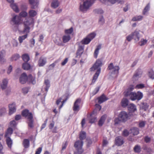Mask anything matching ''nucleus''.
<instances>
[{
	"label": "nucleus",
	"instance_id": "1",
	"mask_svg": "<svg viewBox=\"0 0 154 154\" xmlns=\"http://www.w3.org/2000/svg\"><path fill=\"white\" fill-rule=\"evenodd\" d=\"M86 133L85 131H81L79 136V138L80 140L76 141L74 143V146L76 149V151H74V154H82L84 152V149L82 148L83 142L82 140L86 138Z\"/></svg>",
	"mask_w": 154,
	"mask_h": 154
},
{
	"label": "nucleus",
	"instance_id": "2",
	"mask_svg": "<svg viewBox=\"0 0 154 154\" xmlns=\"http://www.w3.org/2000/svg\"><path fill=\"white\" fill-rule=\"evenodd\" d=\"M129 96L132 100H139L143 98V95L142 93L140 91H138L136 93L132 92L130 93L128 91L125 93V96Z\"/></svg>",
	"mask_w": 154,
	"mask_h": 154
},
{
	"label": "nucleus",
	"instance_id": "3",
	"mask_svg": "<svg viewBox=\"0 0 154 154\" xmlns=\"http://www.w3.org/2000/svg\"><path fill=\"white\" fill-rule=\"evenodd\" d=\"M94 0H86L84 2L83 5H80V10L83 12L87 11L91 6Z\"/></svg>",
	"mask_w": 154,
	"mask_h": 154
},
{
	"label": "nucleus",
	"instance_id": "4",
	"mask_svg": "<svg viewBox=\"0 0 154 154\" xmlns=\"http://www.w3.org/2000/svg\"><path fill=\"white\" fill-rule=\"evenodd\" d=\"M96 34L94 32L91 33L86 36L81 41L82 44L87 45L95 37Z\"/></svg>",
	"mask_w": 154,
	"mask_h": 154
},
{
	"label": "nucleus",
	"instance_id": "5",
	"mask_svg": "<svg viewBox=\"0 0 154 154\" xmlns=\"http://www.w3.org/2000/svg\"><path fill=\"white\" fill-rule=\"evenodd\" d=\"M118 117L122 122H125L130 119V115L124 111H121L119 114Z\"/></svg>",
	"mask_w": 154,
	"mask_h": 154
},
{
	"label": "nucleus",
	"instance_id": "6",
	"mask_svg": "<svg viewBox=\"0 0 154 154\" xmlns=\"http://www.w3.org/2000/svg\"><path fill=\"white\" fill-rule=\"evenodd\" d=\"M22 116L24 117L28 120L33 119V116L32 113L29 112V110L27 109L23 110L21 112Z\"/></svg>",
	"mask_w": 154,
	"mask_h": 154
},
{
	"label": "nucleus",
	"instance_id": "7",
	"mask_svg": "<svg viewBox=\"0 0 154 154\" xmlns=\"http://www.w3.org/2000/svg\"><path fill=\"white\" fill-rule=\"evenodd\" d=\"M103 65L102 60L101 59H98L97 60L93 66L90 68L91 71H93L97 69L100 68Z\"/></svg>",
	"mask_w": 154,
	"mask_h": 154
},
{
	"label": "nucleus",
	"instance_id": "8",
	"mask_svg": "<svg viewBox=\"0 0 154 154\" xmlns=\"http://www.w3.org/2000/svg\"><path fill=\"white\" fill-rule=\"evenodd\" d=\"M107 69L108 70H111L113 69V72L114 73L118 74L119 73V67L118 66H114L113 63H111L108 66Z\"/></svg>",
	"mask_w": 154,
	"mask_h": 154
},
{
	"label": "nucleus",
	"instance_id": "9",
	"mask_svg": "<svg viewBox=\"0 0 154 154\" xmlns=\"http://www.w3.org/2000/svg\"><path fill=\"white\" fill-rule=\"evenodd\" d=\"M81 102V99L78 98L76 100L74 103L73 107V110L75 112H78L80 110L79 104Z\"/></svg>",
	"mask_w": 154,
	"mask_h": 154
},
{
	"label": "nucleus",
	"instance_id": "10",
	"mask_svg": "<svg viewBox=\"0 0 154 154\" xmlns=\"http://www.w3.org/2000/svg\"><path fill=\"white\" fill-rule=\"evenodd\" d=\"M28 79V76L26 73H23L21 75L19 79V81L21 84H24L26 82Z\"/></svg>",
	"mask_w": 154,
	"mask_h": 154
},
{
	"label": "nucleus",
	"instance_id": "11",
	"mask_svg": "<svg viewBox=\"0 0 154 154\" xmlns=\"http://www.w3.org/2000/svg\"><path fill=\"white\" fill-rule=\"evenodd\" d=\"M21 20V18L20 17L15 15L12 18L11 21L14 23V24L18 25L20 23Z\"/></svg>",
	"mask_w": 154,
	"mask_h": 154
},
{
	"label": "nucleus",
	"instance_id": "12",
	"mask_svg": "<svg viewBox=\"0 0 154 154\" xmlns=\"http://www.w3.org/2000/svg\"><path fill=\"white\" fill-rule=\"evenodd\" d=\"M89 122L91 123H94L96 121V114L94 112H92L88 116Z\"/></svg>",
	"mask_w": 154,
	"mask_h": 154
},
{
	"label": "nucleus",
	"instance_id": "13",
	"mask_svg": "<svg viewBox=\"0 0 154 154\" xmlns=\"http://www.w3.org/2000/svg\"><path fill=\"white\" fill-rule=\"evenodd\" d=\"M123 139L122 137H118L115 139V144L116 145L120 146L124 143Z\"/></svg>",
	"mask_w": 154,
	"mask_h": 154
},
{
	"label": "nucleus",
	"instance_id": "14",
	"mask_svg": "<svg viewBox=\"0 0 154 154\" xmlns=\"http://www.w3.org/2000/svg\"><path fill=\"white\" fill-rule=\"evenodd\" d=\"M101 71V69H97L94 75L91 84H94L97 79Z\"/></svg>",
	"mask_w": 154,
	"mask_h": 154
},
{
	"label": "nucleus",
	"instance_id": "15",
	"mask_svg": "<svg viewBox=\"0 0 154 154\" xmlns=\"http://www.w3.org/2000/svg\"><path fill=\"white\" fill-rule=\"evenodd\" d=\"M29 4L31 5V8L32 9H35L37 8L39 4L38 1L36 0H29Z\"/></svg>",
	"mask_w": 154,
	"mask_h": 154
},
{
	"label": "nucleus",
	"instance_id": "16",
	"mask_svg": "<svg viewBox=\"0 0 154 154\" xmlns=\"http://www.w3.org/2000/svg\"><path fill=\"white\" fill-rule=\"evenodd\" d=\"M83 52L84 47L81 45L79 46L76 53V57H80Z\"/></svg>",
	"mask_w": 154,
	"mask_h": 154
},
{
	"label": "nucleus",
	"instance_id": "17",
	"mask_svg": "<svg viewBox=\"0 0 154 154\" xmlns=\"http://www.w3.org/2000/svg\"><path fill=\"white\" fill-rule=\"evenodd\" d=\"M131 33L134 40L136 41H138L140 38L139 32L136 30L134 32Z\"/></svg>",
	"mask_w": 154,
	"mask_h": 154
},
{
	"label": "nucleus",
	"instance_id": "18",
	"mask_svg": "<svg viewBox=\"0 0 154 154\" xmlns=\"http://www.w3.org/2000/svg\"><path fill=\"white\" fill-rule=\"evenodd\" d=\"M46 59L41 57L38 61V65L39 67L43 66L46 63Z\"/></svg>",
	"mask_w": 154,
	"mask_h": 154
},
{
	"label": "nucleus",
	"instance_id": "19",
	"mask_svg": "<svg viewBox=\"0 0 154 154\" xmlns=\"http://www.w3.org/2000/svg\"><path fill=\"white\" fill-rule=\"evenodd\" d=\"M9 114L10 115L12 114L15 112L16 109L15 103H13L9 105Z\"/></svg>",
	"mask_w": 154,
	"mask_h": 154
},
{
	"label": "nucleus",
	"instance_id": "20",
	"mask_svg": "<svg viewBox=\"0 0 154 154\" xmlns=\"http://www.w3.org/2000/svg\"><path fill=\"white\" fill-rule=\"evenodd\" d=\"M97 99L98 100V103L99 104H101L108 100V98L103 94L98 97L97 98Z\"/></svg>",
	"mask_w": 154,
	"mask_h": 154
},
{
	"label": "nucleus",
	"instance_id": "21",
	"mask_svg": "<svg viewBox=\"0 0 154 154\" xmlns=\"http://www.w3.org/2000/svg\"><path fill=\"white\" fill-rule=\"evenodd\" d=\"M128 109L129 111L131 112H134L136 110V107L134 104H130L128 105Z\"/></svg>",
	"mask_w": 154,
	"mask_h": 154
},
{
	"label": "nucleus",
	"instance_id": "22",
	"mask_svg": "<svg viewBox=\"0 0 154 154\" xmlns=\"http://www.w3.org/2000/svg\"><path fill=\"white\" fill-rule=\"evenodd\" d=\"M106 117V115H104L102 116L98 122V125L100 126H101L104 123Z\"/></svg>",
	"mask_w": 154,
	"mask_h": 154
},
{
	"label": "nucleus",
	"instance_id": "23",
	"mask_svg": "<svg viewBox=\"0 0 154 154\" xmlns=\"http://www.w3.org/2000/svg\"><path fill=\"white\" fill-rule=\"evenodd\" d=\"M141 108L146 111L147 110L149 107V105L147 103L142 102L140 104Z\"/></svg>",
	"mask_w": 154,
	"mask_h": 154
},
{
	"label": "nucleus",
	"instance_id": "24",
	"mask_svg": "<svg viewBox=\"0 0 154 154\" xmlns=\"http://www.w3.org/2000/svg\"><path fill=\"white\" fill-rule=\"evenodd\" d=\"M29 83H31L33 85L35 84V78L33 77L31 74L28 76V80Z\"/></svg>",
	"mask_w": 154,
	"mask_h": 154
},
{
	"label": "nucleus",
	"instance_id": "25",
	"mask_svg": "<svg viewBox=\"0 0 154 154\" xmlns=\"http://www.w3.org/2000/svg\"><path fill=\"white\" fill-rule=\"evenodd\" d=\"M121 105L123 107H125L128 105V100L127 99L123 98L121 102Z\"/></svg>",
	"mask_w": 154,
	"mask_h": 154
},
{
	"label": "nucleus",
	"instance_id": "26",
	"mask_svg": "<svg viewBox=\"0 0 154 154\" xmlns=\"http://www.w3.org/2000/svg\"><path fill=\"white\" fill-rule=\"evenodd\" d=\"M33 19L30 18L28 19H26V20L23 22L24 25L28 26H29L33 23Z\"/></svg>",
	"mask_w": 154,
	"mask_h": 154
},
{
	"label": "nucleus",
	"instance_id": "27",
	"mask_svg": "<svg viewBox=\"0 0 154 154\" xmlns=\"http://www.w3.org/2000/svg\"><path fill=\"white\" fill-rule=\"evenodd\" d=\"M22 68L25 70H28L31 68L30 64L27 62H25L23 64Z\"/></svg>",
	"mask_w": 154,
	"mask_h": 154
},
{
	"label": "nucleus",
	"instance_id": "28",
	"mask_svg": "<svg viewBox=\"0 0 154 154\" xmlns=\"http://www.w3.org/2000/svg\"><path fill=\"white\" fill-rule=\"evenodd\" d=\"M71 39V37L70 35H64L62 37L63 42L66 43L68 42Z\"/></svg>",
	"mask_w": 154,
	"mask_h": 154
},
{
	"label": "nucleus",
	"instance_id": "29",
	"mask_svg": "<svg viewBox=\"0 0 154 154\" xmlns=\"http://www.w3.org/2000/svg\"><path fill=\"white\" fill-rule=\"evenodd\" d=\"M133 135H137L139 133V129L136 127H133L130 129Z\"/></svg>",
	"mask_w": 154,
	"mask_h": 154
},
{
	"label": "nucleus",
	"instance_id": "30",
	"mask_svg": "<svg viewBox=\"0 0 154 154\" xmlns=\"http://www.w3.org/2000/svg\"><path fill=\"white\" fill-rule=\"evenodd\" d=\"M23 145L25 148H27L29 146V140L28 139H24L23 140Z\"/></svg>",
	"mask_w": 154,
	"mask_h": 154
},
{
	"label": "nucleus",
	"instance_id": "31",
	"mask_svg": "<svg viewBox=\"0 0 154 154\" xmlns=\"http://www.w3.org/2000/svg\"><path fill=\"white\" fill-rule=\"evenodd\" d=\"M101 48V45L100 44L98 45L96 49H95L94 52V57L95 58H97V57L98 55L99 52V50Z\"/></svg>",
	"mask_w": 154,
	"mask_h": 154
},
{
	"label": "nucleus",
	"instance_id": "32",
	"mask_svg": "<svg viewBox=\"0 0 154 154\" xmlns=\"http://www.w3.org/2000/svg\"><path fill=\"white\" fill-rule=\"evenodd\" d=\"M22 58L23 60L25 62H27L30 60L29 55L27 54H25L22 56Z\"/></svg>",
	"mask_w": 154,
	"mask_h": 154
},
{
	"label": "nucleus",
	"instance_id": "33",
	"mask_svg": "<svg viewBox=\"0 0 154 154\" xmlns=\"http://www.w3.org/2000/svg\"><path fill=\"white\" fill-rule=\"evenodd\" d=\"M13 132V129L11 128H8L7 131L5 134V137H9L12 134Z\"/></svg>",
	"mask_w": 154,
	"mask_h": 154
},
{
	"label": "nucleus",
	"instance_id": "34",
	"mask_svg": "<svg viewBox=\"0 0 154 154\" xmlns=\"http://www.w3.org/2000/svg\"><path fill=\"white\" fill-rule=\"evenodd\" d=\"M6 137V143L9 147L11 148V146L12 141L9 137Z\"/></svg>",
	"mask_w": 154,
	"mask_h": 154
},
{
	"label": "nucleus",
	"instance_id": "35",
	"mask_svg": "<svg viewBox=\"0 0 154 154\" xmlns=\"http://www.w3.org/2000/svg\"><path fill=\"white\" fill-rule=\"evenodd\" d=\"M143 18V17L142 16H137L133 17L131 20L133 21H139L141 20Z\"/></svg>",
	"mask_w": 154,
	"mask_h": 154
},
{
	"label": "nucleus",
	"instance_id": "36",
	"mask_svg": "<svg viewBox=\"0 0 154 154\" xmlns=\"http://www.w3.org/2000/svg\"><path fill=\"white\" fill-rule=\"evenodd\" d=\"M142 74V72L141 69H138L136 71L133 77L134 78L140 77Z\"/></svg>",
	"mask_w": 154,
	"mask_h": 154
},
{
	"label": "nucleus",
	"instance_id": "37",
	"mask_svg": "<svg viewBox=\"0 0 154 154\" xmlns=\"http://www.w3.org/2000/svg\"><path fill=\"white\" fill-rule=\"evenodd\" d=\"M11 7L13 10L16 13L19 12V9L18 6L15 4L12 3L11 4Z\"/></svg>",
	"mask_w": 154,
	"mask_h": 154
},
{
	"label": "nucleus",
	"instance_id": "38",
	"mask_svg": "<svg viewBox=\"0 0 154 154\" xmlns=\"http://www.w3.org/2000/svg\"><path fill=\"white\" fill-rule=\"evenodd\" d=\"M30 29V28L29 26L24 25V29L22 31V32L23 33H25L26 34L28 35V34L29 32Z\"/></svg>",
	"mask_w": 154,
	"mask_h": 154
},
{
	"label": "nucleus",
	"instance_id": "39",
	"mask_svg": "<svg viewBox=\"0 0 154 154\" xmlns=\"http://www.w3.org/2000/svg\"><path fill=\"white\" fill-rule=\"evenodd\" d=\"M59 2L58 1H53L51 4V6L53 8H55L59 6Z\"/></svg>",
	"mask_w": 154,
	"mask_h": 154
},
{
	"label": "nucleus",
	"instance_id": "40",
	"mask_svg": "<svg viewBox=\"0 0 154 154\" xmlns=\"http://www.w3.org/2000/svg\"><path fill=\"white\" fill-rule=\"evenodd\" d=\"M8 83V80L6 79H4L2 81V84L1 85V88L2 89H5L7 87Z\"/></svg>",
	"mask_w": 154,
	"mask_h": 154
},
{
	"label": "nucleus",
	"instance_id": "41",
	"mask_svg": "<svg viewBox=\"0 0 154 154\" xmlns=\"http://www.w3.org/2000/svg\"><path fill=\"white\" fill-rule=\"evenodd\" d=\"M45 83L46 86L45 88V90L47 92L50 87V82L48 79L45 80Z\"/></svg>",
	"mask_w": 154,
	"mask_h": 154
},
{
	"label": "nucleus",
	"instance_id": "42",
	"mask_svg": "<svg viewBox=\"0 0 154 154\" xmlns=\"http://www.w3.org/2000/svg\"><path fill=\"white\" fill-rule=\"evenodd\" d=\"M29 14L30 17H33L37 15V13L35 11L31 10L29 11Z\"/></svg>",
	"mask_w": 154,
	"mask_h": 154
},
{
	"label": "nucleus",
	"instance_id": "43",
	"mask_svg": "<svg viewBox=\"0 0 154 154\" xmlns=\"http://www.w3.org/2000/svg\"><path fill=\"white\" fill-rule=\"evenodd\" d=\"M149 8L150 4L149 3H148L143 9V15H145L146 13L149 10Z\"/></svg>",
	"mask_w": 154,
	"mask_h": 154
},
{
	"label": "nucleus",
	"instance_id": "44",
	"mask_svg": "<svg viewBox=\"0 0 154 154\" xmlns=\"http://www.w3.org/2000/svg\"><path fill=\"white\" fill-rule=\"evenodd\" d=\"M27 34H26L25 35L19 36L18 38V40L20 43H22L23 41L27 37Z\"/></svg>",
	"mask_w": 154,
	"mask_h": 154
},
{
	"label": "nucleus",
	"instance_id": "45",
	"mask_svg": "<svg viewBox=\"0 0 154 154\" xmlns=\"http://www.w3.org/2000/svg\"><path fill=\"white\" fill-rule=\"evenodd\" d=\"M19 55L17 54H15L13 55L11 58V60H18L20 57Z\"/></svg>",
	"mask_w": 154,
	"mask_h": 154
},
{
	"label": "nucleus",
	"instance_id": "46",
	"mask_svg": "<svg viewBox=\"0 0 154 154\" xmlns=\"http://www.w3.org/2000/svg\"><path fill=\"white\" fill-rule=\"evenodd\" d=\"M73 28L71 27L70 29H66L65 30V33L67 35H70L73 32Z\"/></svg>",
	"mask_w": 154,
	"mask_h": 154
},
{
	"label": "nucleus",
	"instance_id": "47",
	"mask_svg": "<svg viewBox=\"0 0 154 154\" xmlns=\"http://www.w3.org/2000/svg\"><path fill=\"white\" fill-rule=\"evenodd\" d=\"M28 121H29V122H27V123L29 127L31 128H33L34 127V121L33 119L29 120H28Z\"/></svg>",
	"mask_w": 154,
	"mask_h": 154
},
{
	"label": "nucleus",
	"instance_id": "48",
	"mask_svg": "<svg viewBox=\"0 0 154 154\" xmlns=\"http://www.w3.org/2000/svg\"><path fill=\"white\" fill-rule=\"evenodd\" d=\"M141 147L140 146L138 145H136L134 148V150L135 152L138 153L140 152Z\"/></svg>",
	"mask_w": 154,
	"mask_h": 154
},
{
	"label": "nucleus",
	"instance_id": "49",
	"mask_svg": "<svg viewBox=\"0 0 154 154\" xmlns=\"http://www.w3.org/2000/svg\"><path fill=\"white\" fill-rule=\"evenodd\" d=\"M147 40L144 39L143 38L141 39L140 41L138 42V44L140 46H142L145 45L147 42Z\"/></svg>",
	"mask_w": 154,
	"mask_h": 154
},
{
	"label": "nucleus",
	"instance_id": "50",
	"mask_svg": "<svg viewBox=\"0 0 154 154\" xmlns=\"http://www.w3.org/2000/svg\"><path fill=\"white\" fill-rule=\"evenodd\" d=\"M134 88V85H130L127 90L126 91H125L124 93L125 94V93L128 91L129 93H131V91H132Z\"/></svg>",
	"mask_w": 154,
	"mask_h": 154
},
{
	"label": "nucleus",
	"instance_id": "51",
	"mask_svg": "<svg viewBox=\"0 0 154 154\" xmlns=\"http://www.w3.org/2000/svg\"><path fill=\"white\" fill-rule=\"evenodd\" d=\"M129 132L126 129H124L122 132V135L124 137H127L129 135Z\"/></svg>",
	"mask_w": 154,
	"mask_h": 154
},
{
	"label": "nucleus",
	"instance_id": "52",
	"mask_svg": "<svg viewBox=\"0 0 154 154\" xmlns=\"http://www.w3.org/2000/svg\"><path fill=\"white\" fill-rule=\"evenodd\" d=\"M94 11L96 14H102L103 13V11L101 9H96Z\"/></svg>",
	"mask_w": 154,
	"mask_h": 154
},
{
	"label": "nucleus",
	"instance_id": "53",
	"mask_svg": "<svg viewBox=\"0 0 154 154\" xmlns=\"http://www.w3.org/2000/svg\"><path fill=\"white\" fill-rule=\"evenodd\" d=\"M28 15V13L26 11H23L19 14V17H26Z\"/></svg>",
	"mask_w": 154,
	"mask_h": 154
},
{
	"label": "nucleus",
	"instance_id": "54",
	"mask_svg": "<svg viewBox=\"0 0 154 154\" xmlns=\"http://www.w3.org/2000/svg\"><path fill=\"white\" fill-rule=\"evenodd\" d=\"M148 75L150 78L154 79V72L152 70H150L149 72Z\"/></svg>",
	"mask_w": 154,
	"mask_h": 154
},
{
	"label": "nucleus",
	"instance_id": "55",
	"mask_svg": "<svg viewBox=\"0 0 154 154\" xmlns=\"http://www.w3.org/2000/svg\"><path fill=\"white\" fill-rule=\"evenodd\" d=\"M145 85L143 84L137 85L135 87L136 89H142L145 87Z\"/></svg>",
	"mask_w": 154,
	"mask_h": 154
},
{
	"label": "nucleus",
	"instance_id": "56",
	"mask_svg": "<svg viewBox=\"0 0 154 154\" xmlns=\"http://www.w3.org/2000/svg\"><path fill=\"white\" fill-rule=\"evenodd\" d=\"M117 2L119 3H121L122 2V1L120 0H108V2H109L112 4H114Z\"/></svg>",
	"mask_w": 154,
	"mask_h": 154
},
{
	"label": "nucleus",
	"instance_id": "57",
	"mask_svg": "<svg viewBox=\"0 0 154 154\" xmlns=\"http://www.w3.org/2000/svg\"><path fill=\"white\" fill-rule=\"evenodd\" d=\"M5 54V51L4 50H2L0 52V61H2L4 57V55Z\"/></svg>",
	"mask_w": 154,
	"mask_h": 154
},
{
	"label": "nucleus",
	"instance_id": "58",
	"mask_svg": "<svg viewBox=\"0 0 154 154\" xmlns=\"http://www.w3.org/2000/svg\"><path fill=\"white\" fill-rule=\"evenodd\" d=\"M10 126L13 128H14L17 125V123L16 121L14 120H13L11 121L10 123Z\"/></svg>",
	"mask_w": 154,
	"mask_h": 154
},
{
	"label": "nucleus",
	"instance_id": "59",
	"mask_svg": "<svg viewBox=\"0 0 154 154\" xmlns=\"http://www.w3.org/2000/svg\"><path fill=\"white\" fill-rule=\"evenodd\" d=\"M121 122H122L121 119L119 118V117L118 118H116L114 120L115 124H118L120 123Z\"/></svg>",
	"mask_w": 154,
	"mask_h": 154
},
{
	"label": "nucleus",
	"instance_id": "60",
	"mask_svg": "<svg viewBox=\"0 0 154 154\" xmlns=\"http://www.w3.org/2000/svg\"><path fill=\"white\" fill-rule=\"evenodd\" d=\"M145 124L146 122L145 121H141L139 123V127L141 128L144 127L145 125Z\"/></svg>",
	"mask_w": 154,
	"mask_h": 154
},
{
	"label": "nucleus",
	"instance_id": "61",
	"mask_svg": "<svg viewBox=\"0 0 154 154\" xmlns=\"http://www.w3.org/2000/svg\"><path fill=\"white\" fill-rule=\"evenodd\" d=\"M151 138L148 136H146L144 138V140L145 142L147 143L149 142L151 140Z\"/></svg>",
	"mask_w": 154,
	"mask_h": 154
},
{
	"label": "nucleus",
	"instance_id": "62",
	"mask_svg": "<svg viewBox=\"0 0 154 154\" xmlns=\"http://www.w3.org/2000/svg\"><path fill=\"white\" fill-rule=\"evenodd\" d=\"M104 22V20L103 16H101L99 20V23L100 24H103Z\"/></svg>",
	"mask_w": 154,
	"mask_h": 154
},
{
	"label": "nucleus",
	"instance_id": "63",
	"mask_svg": "<svg viewBox=\"0 0 154 154\" xmlns=\"http://www.w3.org/2000/svg\"><path fill=\"white\" fill-rule=\"evenodd\" d=\"M6 112V109L4 108L0 109V116H2Z\"/></svg>",
	"mask_w": 154,
	"mask_h": 154
},
{
	"label": "nucleus",
	"instance_id": "64",
	"mask_svg": "<svg viewBox=\"0 0 154 154\" xmlns=\"http://www.w3.org/2000/svg\"><path fill=\"white\" fill-rule=\"evenodd\" d=\"M42 150V147H39L36 150L35 154H40Z\"/></svg>",
	"mask_w": 154,
	"mask_h": 154
}]
</instances>
